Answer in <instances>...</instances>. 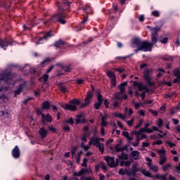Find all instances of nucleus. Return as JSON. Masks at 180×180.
I'll return each instance as SVG.
<instances>
[{
	"mask_svg": "<svg viewBox=\"0 0 180 180\" xmlns=\"http://www.w3.org/2000/svg\"><path fill=\"white\" fill-rule=\"evenodd\" d=\"M57 6L58 8V13L51 18V22L55 23V22H60L61 25H65L67 21L65 20V13L64 11H67L70 6V3L67 0H63V4H60L58 3Z\"/></svg>",
	"mask_w": 180,
	"mask_h": 180,
	"instance_id": "1",
	"label": "nucleus"
},
{
	"mask_svg": "<svg viewBox=\"0 0 180 180\" xmlns=\"http://www.w3.org/2000/svg\"><path fill=\"white\" fill-rule=\"evenodd\" d=\"M13 77H15V75H13L12 73L4 72L1 74L0 85L4 82V84H6V85H11V86H15V84H12V82L13 81L12 78H13ZM7 90H8V87L6 86H5V88L4 87L0 88V92H1V91H7ZM2 97L0 96V99Z\"/></svg>",
	"mask_w": 180,
	"mask_h": 180,
	"instance_id": "2",
	"label": "nucleus"
},
{
	"mask_svg": "<svg viewBox=\"0 0 180 180\" xmlns=\"http://www.w3.org/2000/svg\"><path fill=\"white\" fill-rule=\"evenodd\" d=\"M141 168H139L137 167V164L132 165V169H120L118 171V174L120 175H124L125 174L128 175V176H136V174L137 172H141Z\"/></svg>",
	"mask_w": 180,
	"mask_h": 180,
	"instance_id": "3",
	"label": "nucleus"
},
{
	"mask_svg": "<svg viewBox=\"0 0 180 180\" xmlns=\"http://www.w3.org/2000/svg\"><path fill=\"white\" fill-rule=\"evenodd\" d=\"M134 86L135 88H137L139 91H143L141 94H139V91L135 92L136 96H141V99H144L146 98V92H148V89L147 86L143 85V83L134 82Z\"/></svg>",
	"mask_w": 180,
	"mask_h": 180,
	"instance_id": "4",
	"label": "nucleus"
},
{
	"mask_svg": "<svg viewBox=\"0 0 180 180\" xmlns=\"http://www.w3.org/2000/svg\"><path fill=\"white\" fill-rule=\"evenodd\" d=\"M99 137H91L90 139V141L89 142V146H96L97 148H98L101 153H103L105 151V146L103 143H101L99 142Z\"/></svg>",
	"mask_w": 180,
	"mask_h": 180,
	"instance_id": "5",
	"label": "nucleus"
},
{
	"mask_svg": "<svg viewBox=\"0 0 180 180\" xmlns=\"http://www.w3.org/2000/svg\"><path fill=\"white\" fill-rule=\"evenodd\" d=\"M81 101L78 99H73L70 101V104H65L63 107V109L65 110H70V112H75L77 110V105H79Z\"/></svg>",
	"mask_w": 180,
	"mask_h": 180,
	"instance_id": "6",
	"label": "nucleus"
},
{
	"mask_svg": "<svg viewBox=\"0 0 180 180\" xmlns=\"http://www.w3.org/2000/svg\"><path fill=\"white\" fill-rule=\"evenodd\" d=\"M153 50V44H151V42H148L147 41H143L141 44L140 48H138L137 50H136V53L138 51H152Z\"/></svg>",
	"mask_w": 180,
	"mask_h": 180,
	"instance_id": "7",
	"label": "nucleus"
},
{
	"mask_svg": "<svg viewBox=\"0 0 180 180\" xmlns=\"http://www.w3.org/2000/svg\"><path fill=\"white\" fill-rule=\"evenodd\" d=\"M151 32V41L150 44L153 46L154 44H157L158 41V32H160V28L158 27H150Z\"/></svg>",
	"mask_w": 180,
	"mask_h": 180,
	"instance_id": "8",
	"label": "nucleus"
},
{
	"mask_svg": "<svg viewBox=\"0 0 180 180\" xmlns=\"http://www.w3.org/2000/svg\"><path fill=\"white\" fill-rule=\"evenodd\" d=\"M105 160L110 168H115L117 165H119V159H116V162H115V158L106 156L105 157Z\"/></svg>",
	"mask_w": 180,
	"mask_h": 180,
	"instance_id": "9",
	"label": "nucleus"
},
{
	"mask_svg": "<svg viewBox=\"0 0 180 180\" xmlns=\"http://www.w3.org/2000/svg\"><path fill=\"white\" fill-rule=\"evenodd\" d=\"M141 172L145 176H148V178H153V179H160L161 174L152 175L149 171L146 170L145 169H141Z\"/></svg>",
	"mask_w": 180,
	"mask_h": 180,
	"instance_id": "10",
	"label": "nucleus"
},
{
	"mask_svg": "<svg viewBox=\"0 0 180 180\" xmlns=\"http://www.w3.org/2000/svg\"><path fill=\"white\" fill-rule=\"evenodd\" d=\"M143 74L145 81L147 82L148 85H153V82H151V74H153V70H146L144 71Z\"/></svg>",
	"mask_w": 180,
	"mask_h": 180,
	"instance_id": "11",
	"label": "nucleus"
},
{
	"mask_svg": "<svg viewBox=\"0 0 180 180\" xmlns=\"http://www.w3.org/2000/svg\"><path fill=\"white\" fill-rule=\"evenodd\" d=\"M84 174H91V175H92V169H91V168H83L78 172H73V176H81V175H84Z\"/></svg>",
	"mask_w": 180,
	"mask_h": 180,
	"instance_id": "12",
	"label": "nucleus"
},
{
	"mask_svg": "<svg viewBox=\"0 0 180 180\" xmlns=\"http://www.w3.org/2000/svg\"><path fill=\"white\" fill-rule=\"evenodd\" d=\"M92 96H94V93L92 91L87 92V96L84 100V103L81 105V108H85V106H88L91 103V99H92Z\"/></svg>",
	"mask_w": 180,
	"mask_h": 180,
	"instance_id": "13",
	"label": "nucleus"
},
{
	"mask_svg": "<svg viewBox=\"0 0 180 180\" xmlns=\"http://www.w3.org/2000/svg\"><path fill=\"white\" fill-rule=\"evenodd\" d=\"M107 75L109 77L110 79H111V86H116V75L112 71L107 72Z\"/></svg>",
	"mask_w": 180,
	"mask_h": 180,
	"instance_id": "14",
	"label": "nucleus"
},
{
	"mask_svg": "<svg viewBox=\"0 0 180 180\" xmlns=\"http://www.w3.org/2000/svg\"><path fill=\"white\" fill-rule=\"evenodd\" d=\"M141 43H143V41L140 40V38H134L131 42V47H138V49H140Z\"/></svg>",
	"mask_w": 180,
	"mask_h": 180,
	"instance_id": "15",
	"label": "nucleus"
},
{
	"mask_svg": "<svg viewBox=\"0 0 180 180\" xmlns=\"http://www.w3.org/2000/svg\"><path fill=\"white\" fill-rule=\"evenodd\" d=\"M12 155L13 158H19V157H20V150H19V147H18V146H15L13 149Z\"/></svg>",
	"mask_w": 180,
	"mask_h": 180,
	"instance_id": "16",
	"label": "nucleus"
},
{
	"mask_svg": "<svg viewBox=\"0 0 180 180\" xmlns=\"http://www.w3.org/2000/svg\"><path fill=\"white\" fill-rule=\"evenodd\" d=\"M174 75L176 77V78L174 79L173 82L174 84H179V82H180V69L175 70Z\"/></svg>",
	"mask_w": 180,
	"mask_h": 180,
	"instance_id": "17",
	"label": "nucleus"
},
{
	"mask_svg": "<svg viewBox=\"0 0 180 180\" xmlns=\"http://www.w3.org/2000/svg\"><path fill=\"white\" fill-rule=\"evenodd\" d=\"M148 126H150V123L147 122L145 124V127L140 129V132L142 133H153V130L150 128H148Z\"/></svg>",
	"mask_w": 180,
	"mask_h": 180,
	"instance_id": "18",
	"label": "nucleus"
},
{
	"mask_svg": "<svg viewBox=\"0 0 180 180\" xmlns=\"http://www.w3.org/2000/svg\"><path fill=\"white\" fill-rule=\"evenodd\" d=\"M11 45V43L8 41L6 39H0V47L3 49V50H6V47Z\"/></svg>",
	"mask_w": 180,
	"mask_h": 180,
	"instance_id": "19",
	"label": "nucleus"
},
{
	"mask_svg": "<svg viewBox=\"0 0 180 180\" xmlns=\"http://www.w3.org/2000/svg\"><path fill=\"white\" fill-rule=\"evenodd\" d=\"M48 134H49V131L44 129V127H41L39 130V134L40 135V137L41 139H46V136H47Z\"/></svg>",
	"mask_w": 180,
	"mask_h": 180,
	"instance_id": "20",
	"label": "nucleus"
},
{
	"mask_svg": "<svg viewBox=\"0 0 180 180\" xmlns=\"http://www.w3.org/2000/svg\"><path fill=\"white\" fill-rule=\"evenodd\" d=\"M41 117L44 123V122H46L47 123H51V121L53 120V118L49 114H47L46 116L44 115V114H41Z\"/></svg>",
	"mask_w": 180,
	"mask_h": 180,
	"instance_id": "21",
	"label": "nucleus"
},
{
	"mask_svg": "<svg viewBox=\"0 0 180 180\" xmlns=\"http://www.w3.org/2000/svg\"><path fill=\"white\" fill-rule=\"evenodd\" d=\"M115 148L116 150V151H123L124 150H126V148H127V146H122V143H117V145H115Z\"/></svg>",
	"mask_w": 180,
	"mask_h": 180,
	"instance_id": "22",
	"label": "nucleus"
},
{
	"mask_svg": "<svg viewBox=\"0 0 180 180\" xmlns=\"http://www.w3.org/2000/svg\"><path fill=\"white\" fill-rule=\"evenodd\" d=\"M77 117L76 120L77 124L79 123H85V117H84V115H77Z\"/></svg>",
	"mask_w": 180,
	"mask_h": 180,
	"instance_id": "23",
	"label": "nucleus"
},
{
	"mask_svg": "<svg viewBox=\"0 0 180 180\" xmlns=\"http://www.w3.org/2000/svg\"><path fill=\"white\" fill-rule=\"evenodd\" d=\"M127 85V82H124L119 86L120 92L121 94H124V91H126Z\"/></svg>",
	"mask_w": 180,
	"mask_h": 180,
	"instance_id": "24",
	"label": "nucleus"
},
{
	"mask_svg": "<svg viewBox=\"0 0 180 180\" xmlns=\"http://www.w3.org/2000/svg\"><path fill=\"white\" fill-rule=\"evenodd\" d=\"M131 157L134 160H140V152L134 150L131 152Z\"/></svg>",
	"mask_w": 180,
	"mask_h": 180,
	"instance_id": "25",
	"label": "nucleus"
},
{
	"mask_svg": "<svg viewBox=\"0 0 180 180\" xmlns=\"http://www.w3.org/2000/svg\"><path fill=\"white\" fill-rule=\"evenodd\" d=\"M147 165L149 167L150 171H153V172H158V167L156 165H152L151 162H148Z\"/></svg>",
	"mask_w": 180,
	"mask_h": 180,
	"instance_id": "26",
	"label": "nucleus"
},
{
	"mask_svg": "<svg viewBox=\"0 0 180 180\" xmlns=\"http://www.w3.org/2000/svg\"><path fill=\"white\" fill-rule=\"evenodd\" d=\"M108 117H109V116H108V115L106 114L101 117V126L103 127V126L108 125V122H106V120L108 119Z\"/></svg>",
	"mask_w": 180,
	"mask_h": 180,
	"instance_id": "27",
	"label": "nucleus"
},
{
	"mask_svg": "<svg viewBox=\"0 0 180 180\" xmlns=\"http://www.w3.org/2000/svg\"><path fill=\"white\" fill-rule=\"evenodd\" d=\"M24 88H25V84L20 85L18 89L15 91V96H18V95H19V94L22 92Z\"/></svg>",
	"mask_w": 180,
	"mask_h": 180,
	"instance_id": "28",
	"label": "nucleus"
},
{
	"mask_svg": "<svg viewBox=\"0 0 180 180\" xmlns=\"http://www.w3.org/2000/svg\"><path fill=\"white\" fill-rule=\"evenodd\" d=\"M51 36H53V34H51V31H49L46 33V34L44 36V37H42L39 39V41H41V40H47V39L49 37H51Z\"/></svg>",
	"mask_w": 180,
	"mask_h": 180,
	"instance_id": "29",
	"label": "nucleus"
},
{
	"mask_svg": "<svg viewBox=\"0 0 180 180\" xmlns=\"http://www.w3.org/2000/svg\"><path fill=\"white\" fill-rule=\"evenodd\" d=\"M166 161H167V158L165 157V155H162L161 156H160V161H159L160 165H162V164L165 163Z\"/></svg>",
	"mask_w": 180,
	"mask_h": 180,
	"instance_id": "30",
	"label": "nucleus"
},
{
	"mask_svg": "<svg viewBox=\"0 0 180 180\" xmlns=\"http://www.w3.org/2000/svg\"><path fill=\"white\" fill-rule=\"evenodd\" d=\"M118 160H121V161H123L124 160H127L129 158V155H127V154L122 153V155H118Z\"/></svg>",
	"mask_w": 180,
	"mask_h": 180,
	"instance_id": "31",
	"label": "nucleus"
},
{
	"mask_svg": "<svg viewBox=\"0 0 180 180\" xmlns=\"http://www.w3.org/2000/svg\"><path fill=\"white\" fill-rule=\"evenodd\" d=\"M127 115H129V116H131V115H133V110H131V108H127V107L125 108V116H127Z\"/></svg>",
	"mask_w": 180,
	"mask_h": 180,
	"instance_id": "32",
	"label": "nucleus"
},
{
	"mask_svg": "<svg viewBox=\"0 0 180 180\" xmlns=\"http://www.w3.org/2000/svg\"><path fill=\"white\" fill-rule=\"evenodd\" d=\"M115 99H116L117 101H119L120 99H123V93H117L115 96Z\"/></svg>",
	"mask_w": 180,
	"mask_h": 180,
	"instance_id": "33",
	"label": "nucleus"
},
{
	"mask_svg": "<svg viewBox=\"0 0 180 180\" xmlns=\"http://www.w3.org/2000/svg\"><path fill=\"white\" fill-rule=\"evenodd\" d=\"M131 164V162H130V161H121L120 166L130 167Z\"/></svg>",
	"mask_w": 180,
	"mask_h": 180,
	"instance_id": "34",
	"label": "nucleus"
},
{
	"mask_svg": "<svg viewBox=\"0 0 180 180\" xmlns=\"http://www.w3.org/2000/svg\"><path fill=\"white\" fill-rule=\"evenodd\" d=\"M42 109H50V103L49 101L43 103Z\"/></svg>",
	"mask_w": 180,
	"mask_h": 180,
	"instance_id": "35",
	"label": "nucleus"
},
{
	"mask_svg": "<svg viewBox=\"0 0 180 180\" xmlns=\"http://www.w3.org/2000/svg\"><path fill=\"white\" fill-rule=\"evenodd\" d=\"M62 127L64 131H70V126L67 125L65 122H63Z\"/></svg>",
	"mask_w": 180,
	"mask_h": 180,
	"instance_id": "36",
	"label": "nucleus"
},
{
	"mask_svg": "<svg viewBox=\"0 0 180 180\" xmlns=\"http://www.w3.org/2000/svg\"><path fill=\"white\" fill-rule=\"evenodd\" d=\"M136 139L140 141L143 140V139H147V136H146V134H139L138 135V137H136Z\"/></svg>",
	"mask_w": 180,
	"mask_h": 180,
	"instance_id": "37",
	"label": "nucleus"
},
{
	"mask_svg": "<svg viewBox=\"0 0 180 180\" xmlns=\"http://www.w3.org/2000/svg\"><path fill=\"white\" fill-rule=\"evenodd\" d=\"M82 148L84 150V151H86V150H89L91 148V145L89 143L88 145L84 144V142L82 143Z\"/></svg>",
	"mask_w": 180,
	"mask_h": 180,
	"instance_id": "38",
	"label": "nucleus"
},
{
	"mask_svg": "<svg viewBox=\"0 0 180 180\" xmlns=\"http://www.w3.org/2000/svg\"><path fill=\"white\" fill-rule=\"evenodd\" d=\"M157 153L159 154L160 157H161L162 155H165V149L162 148L160 150H158Z\"/></svg>",
	"mask_w": 180,
	"mask_h": 180,
	"instance_id": "39",
	"label": "nucleus"
},
{
	"mask_svg": "<svg viewBox=\"0 0 180 180\" xmlns=\"http://www.w3.org/2000/svg\"><path fill=\"white\" fill-rule=\"evenodd\" d=\"M64 44V42L61 41V39H59L58 41L55 42V47H60V46H63Z\"/></svg>",
	"mask_w": 180,
	"mask_h": 180,
	"instance_id": "40",
	"label": "nucleus"
},
{
	"mask_svg": "<svg viewBox=\"0 0 180 180\" xmlns=\"http://www.w3.org/2000/svg\"><path fill=\"white\" fill-rule=\"evenodd\" d=\"M162 124H164V121H162V119H159L158 120V122H157V126L158 127H162Z\"/></svg>",
	"mask_w": 180,
	"mask_h": 180,
	"instance_id": "41",
	"label": "nucleus"
},
{
	"mask_svg": "<svg viewBox=\"0 0 180 180\" xmlns=\"http://www.w3.org/2000/svg\"><path fill=\"white\" fill-rule=\"evenodd\" d=\"M81 155H82V151L79 152L78 155L76 158V162H77V164H79V161L81 160Z\"/></svg>",
	"mask_w": 180,
	"mask_h": 180,
	"instance_id": "42",
	"label": "nucleus"
},
{
	"mask_svg": "<svg viewBox=\"0 0 180 180\" xmlns=\"http://www.w3.org/2000/svg\"><path fill=\"white\" fill-rule=\"evenodd\" d=\"M87 162H88V159L84 158L83 162L81 164L82 167H84L85 168H86V167H88Z\"/></svg>",
	"mask_w": 180,
	"mask_h": 180,
	"instance_id": "43",
	"label": "nucleus"
},
{
	"mask_svg": "<svg viewBox=\"0 0 180 180\" xmlns=\"http://www.w3.org/2000/svg\"><path fill=\"white\" fill-rule=\"evenodd\" d=\"M171 168V164H167L166 165L162 166V169L163 171H168Z\"/></svg>",
	"mask_w": 180,
	"mask_h": 180,
	"instance_id": "44",
	"label": "nucleus"
},
{
	"mask_svg": "<svg viewBox=\"0 0 180 180\" xmlns=\"http://www.w3.org/2000/svg\"><path fill=\"white\" fill-rule=\"evenodd\" d=\"M133 103H134L135 109H140V108H141V106H143L142 103H134V102H133Z\"/></svg>",
	"mask_w": 180,
	"mask_h": 180,
	"instance_id": "45",
	"label": "nucleus"
},
{
	"mask_svg": "<svg viewBox=\"0 0 180 180\" xmlns=\"http://www.w3.org/2000/svg\"><path fill=\"white\" fill-rule=\"evenodd\" d=\"M159 41L162 43V44H167V43H168V37H164L162 39H160Z\"/></svg>",
	"mask_w": 180,
	"mask_h": 180,
	"instance_id": "46",
	"label": "nucleus"
},
{
	"mask_svg": "<svg viewBox=\"0 0 180 180\" xmlns=\"http://www.w3.org/2000/svg\"><path fill=\"white\" fill-rule=\"evenodd\" d=\"M63 123H65L66 124H67V123H69V124H72H72H74V120L70 117L69 120H67L65 122H63Z\"/></svg>",
	"mask_w": 180,
	"mask_h": 180,
	"instance_id": "47",
	"label": "nucleus"
},
{
	"mask_svg": "<svg viewBox=\"0 0 180 180\" xmlns=\"http://www.w3.org/2000/svg\"><path fill=\"white\" fill-rule=\"evenodd\" d=\"M97 101L98 102H100L102 103V102H103V98L102 97V96L101 95V94L98 93L97 94Z\"/></svg>",
	"mask_w": 180,
	"mask_h": 180,
	"instance_id": "48",
	"label": "nucleus"
},
{
	"mask_svg": "<svg viewBox=\"0 0 180 180\" xmlns=\"http://www.w3.org/2000/svg\"><path fill=\"white\" fill-rule=\"evenodd\" d=\"M134 122V117L131 118L129 121H127V124H128V126H129V127H131V126H133Z\"/></svg>",
	"mask_w": 180,
	"mask_h": 180,
	"instance_id": "49",
	"label": "nucleus"
},
{
	"mask_svg": "<svg viewBox=\"0 0 180 180\" xmlns=\"http://www.w3.org/2000/svg\"><path fill=\"white\" fill-rule=\"evenodd\" d=\"M116 117H119V119H122V120H125L126 115H123V114H117Z\"/></svg>",
	"mask_w": 180,
	"mask_h": 180,
	"instance_id": "50",
	"label": "nucleus"
},
{
	"mask_svg": "<svg viewBox=\"0 0 180 180\" xmlns=\"http://www.w3.org/2000/svg\"><path fill=\"white\" fill-rule=\"evenodd\" d=\"M62 70L65 72H70V71H71V68H70V66H64L62 68Z\"/></svg>",
	"mask_w": 180,
	"mask_h": 180,
	"instance_id": "51",
	"label": "nucleus"
},
{
	"mask_svg": "<svg viewBox=\"0 0 180 180\" xmlns=\"http://www.w3.org/2000/svg\"><path fill=\"white\" fill-rule=\"evenodd\" d=\"M49 130H50V131H52V133H56L57 131V129H56V127H54L53 126H49Z\"/></svg>",
	"mask_w": 180,
	"mask_h": 180,
	"instance_id": "52",
	"label": "nucleus"
},
{
	"mask_svg": "<svg viewBox=\"0 0 180 180\" xmlns=\"http://www.w3.org/2000/svg\"><path fill=\"white\" fill-rule=\"evenodd\" d=\"M153 146H161V144H162V141L161 140H158L153 142Z\"/></svg>",
	"mask_w": 180,
	"mask_h": 180,
	"instance_id": "53",
	"label": "nucleus"
},
{
	"mask_svg": "<svg viewBox=\"0 0 180 180\" xmlns=\"http://www.w3.org/2000/svg\"><path fill=\"white\" fill-rule=\"evenodd\" d=\"M143 120H140L139 122L136 124L135 129H139L143 124Z\"/></svg>",
	"mask_w": 180,
	"mask_h": 180,
	"instance_id": "54",
	"label": "nucleus"
},
{
	"mask_svg": "<svg viewBox=\"0 0 180 180\" xmlns=\"http://www.w3.org/2000/svg\"><path fill=\"white\" fill-rule=\"evenodd\" d=\"M102 105V103H101V102H99V101H98V103H96L95 104H94V108H95V109H99V108H101V105Z\"/></svg>",
	"mask_w": 180,
	"mask_h": 180,
	"instance_id": "55",
	"label": "nucleus"
},
{
	"mask_svg": "<svg viewBox=\"0 0 180 180\" xmlns=\"http://www.w3.org/2000/svg\"><path fill=\"white\" fill-rule=\"evenodd\" d=\"M42 79H44V82H46L47 79H49V74L48 73H45L42 76Z\"/></svg>",
	"mask_w": 180,
	"mask_h": 180,
	"instance_id": "56",
	"label": "nucleus"
},
{
	"mask_svg": "<svg viewBox=\"0 0 180 180\" xmlns=\"http://www.w3.org/2000/svg\"><path fill=\"white\" fill-rule=\"evenodd\" d=\"M153 16H155V18H158L160 16V12L158 11H154L152 12Z\"/></svg>",
	"mask_w": 180,
	"mask_h": 180,
	"instance_id": "57",
	"label": "nucleus"
},
{
	"mask_svg": "<svg viewBox=\"0 0 180 180\" xmlns=\"http://www.w3.org/2000/svg\"><path fill=\"white\" fill-rule=\"evenodd\" d=\"M80 179L81 180H94L95 179L92 177H86L85 176H82Z\"/></svg>",
	"mask_w": 180,
	"mask_h": 180,
	"instance_id": "58",
	"label": "nucleus"
},
{
	"mask_svg": "<svg viewBox=\"0 0 180 180\" xmlns=\"http://www.w3.org/2000/svg\"><path fill=\"white\" fill-rule=\"evenodd\" d=\"M86 139H88V135L85 133L82 138V143H84V141H86Z\"/></svg>",
	"mask_w": 180,
	"mask_h": 180,
	"instance_id": "59",
	"label": "nucleus"
},
{
	"mask_svg": "<svg viewBox=\"0 0 180 180\" xmlns=\"http://www.w3.org/2000/svg\"><path fill=\"white\" fill-rule=\"evenodd\" d=\"M158 71H160L159 74L157 75V77H160L162 75V74H164L165 71L164 70L160 68L158 69Z\"/></svg>",
	"mask_w": 180,
	"mask_h": 180,
	"instance_id": "60",
	"label": "nucleus"
},
{
	"mask_svg": "<svg viewBox=\"0 0 180 180\" xmlns=\"http://www.w3.org/2000/svg\"><path fill=\"white\" fill-rule=\"evenodd\" d=\"M168 175V173L165 174H160V179L162 180H167V176Z\"/></svg>",
	"mask_w": 180,
	"mask_h": 180,
	"instance_id": "61",
	"label": "nucleus"
},
{
	"mask_svg": "<svg viewBox=\"0 0 180 180\" xmlns=\"http://www.w3.org/2000/svg\"><path fill=\"white\" fill-rule=\"evenodd\" d=\"M84 81H85L84 79H78L77 80V84L81 85V84H84Z\"/></svg>",
	"mask_w": 180,
	"mask_h": 180,
	"instance_id": "62",
	"label": "nucleus"
},
{
	"mask_svg": "<svg viewBox=\"0 0 180 180\" xmlns=\"http://www.w3.org/2000/svg\"><path fill=\"white\" fill-rule=\"evenodd\" d=\"M139 115H141V116H145L146 115V111L143 110H141L138 111Z\"/></svg>",
	"mask_w": 180,
	"mask_h": 180,
	"instance_id": "63",
	"label": "nucleus"
},
{
	"mask_svg": "<svg viewBox=\"0 0 180 180\" xmlns=\"http://www.w3.org/2000/svg\"><path fill=\"white\" fill-rule=\"evenodd\" d=\"M60 89L61 92H63V93L67 92V88L65 86H60Z\"/></svg>",
	"mask_w": 180,
	"mask_h": 180,
	"instance_id": "64",
	"label": "nucleus"
}]
</instances>
